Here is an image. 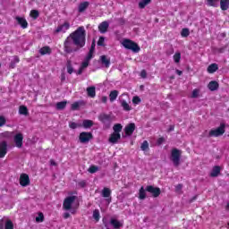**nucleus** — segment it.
<instances>
[{
    "label": "nucleus",
    "mask_w": 229,
    "mask_h": 229,
    "mask_svg": "<svg viewBox=\"0 0 229 229\" xmlns=\"http://www.w3.org/2000/svg\"><path fill=\"white\" fill-rule=\"evenodd\" d=\"M73 43L77 47L81 49V47H85L86 42V33L85 27H79L75 31L69 35Z\"/></svg>",
    "instance_id": "nucleus-1"
},
{
    "label": "nucleus",
    "mask_w": 229,
    "mask_h": 229,
    "mask_svg": "<svg viewBox=\"0 0 229 229\" xmlns=\"http://www.w3.org/2000/svg\"><path fill=\"white\" fill-rule=\"evenodd\" d=\"M64 53L71 55V53H76L80 50V47L76 46L74 41L68 36L64 43Z\"/></svg>",
    "instance_id": "nucleus-2"
},
{
    "label": "nucleus",
    "mask_w": 229,
    "mask_h": 229,
    "mask_svg": "<svg viewBox=\"0 0 229 229\" xmlns=\"http://www.w3.org/2000/svg\"><path fill=\"white\" fill-rule=\"evenodd\" d=\"M76 201V196H70L64 199L63 208L64 210H69L71 214H76V208L72 207Z\"/></svg>",
    "instance_id": "nucleus-3"
},
{
    "label": "nucleus",
    "mask_w": 229,
    "mask_h": 229,
    "mask_svg": "<svg viewBox=\"0 0 229 229\" xmlns=\"http://www.w3.org/2000/svg\"><path fill=\"white\" fill-rule=\"evenodd\" d=\"M180 158H182V150L178 148H173L171 150L170 160L173 162L175 167L180 165Z\"/></svg>",
    "instance_id": "nucleus-4"
},
{
    "label": "nucleus",
    "mask_w": 229,
    "mask_h": 229,
    "mask_svg": "<svg viewBox=\"0 0 229 229\" xmlns=\"http://www.w3.org/2000/svg\"><path fill=\"white\" fill-rule=\"evenodd\" d=\"M122 45L125 49H130L131 51H133V53H139V51H140L139 45L130 39H123Z\"/></svg>",
    "instance_id": "nucleus-5"
},
{
    "label": "nucleus",
    "mask_w": 229,
    "mask_h": 229,
    "mask_svg": "<svg viewBox=\"0 0 229 229\" xmlns=\"http://www.w3.org/2000/svg\"><path fill=\"white\" fill-rule=\"evenodd\" d=\"M225 123H221L220 126L216 129H212L209 131L208 136L209 137H221L225 133Z\"/></svg>",
    "instance_id": "nucleus-6"
},
{
    "label": "nucleus",
    "mask_w": 229,
    "mask_h": 229,
    "mask_svg": "<svg viewBox=\"0 0 229 229\" xmlns=\"http://www.w3.org/2000/svg\"><path fill=\"white\" fill-rule=\"evenodd\" d=\"M92 132H81L79 136V140L81 142V144H87V142H90L92 140Z\"/></svg>",
    "instance_id": "nucleus-7"
},
{
    "label": "nucleus",
    "mask_w": 229,
    "mask_h": 229,
    "mask_svg": "<svg viewBox=\"0 0 229 229\" xmlns=\"http://www.w3.org/2000/svg\"><path fill=\"white\" fill-rule=\"evenodd\" d=\"M147 192H150L152 194L153 198H158L160 196V188L154 187V186H147L146 188Z\"/></svg>",
    "instance_id": "nucleus-8"
},
{
    "label": "nucleus",
    "mask_w": 229,
    "mask_h": 229,
    "mask_svg": "<svg viewBox=\"0 0 229 229\" xmlns=\"http://www.w3.org/2000/svg\"><path fill=\"white\" fill-rule=\"evenodd\" d=\"M0 229H13V222L12 220H0Z\"/></svg>",
    "instance_id": "nucleus-9"
},
{
    "label": "nucleus",
    "mask_w": 229,
    "mask_h": 229,
    "mask_svg": "<svg viewBox=\"0 0 229 229\" xmlns=\"http://www.w3.org/2000/svg\"><path fill=\"white\" fill-rule=\"evenodd\" d=\"M6 153H8V144L6 141H1L0 142V158H4L6 156Z\"/></svg>",
    "instance_id": "nucleus-10"
},
{
    "label": "nucleus",
    "mask_w": 229,
    "mask_h": 229,
    "mask_svg": "<svg viewBox=\"0 0 229 229\" xmlns=\"http://www.w3.org/2000/svg\"><path fill=\"white\" fill-rule=\"evenodd\" d=\"M24 140V136H22V133H18L16 135H14V144L16 146V148H22V140Z\"/></svg>",
    "instance_id": "nucleus-11"
},
{
    "label": "nucleus",
    "mask_w": 229,
    "mask_h": 229,
    "mask_svg": "<svg viewBox=\"0 0 229 229\" xmlns=\"http://www.w3.org/2000/svg\"><path fill=\"white\" fill-rule=\"evenodd\" d=\"M20 185H21V187H28V185H30V176L26 174H22L20 176Z\"/></svg>",
    "instance_id": "nucleus-12"
},
{
    "label": "nucleus",
    "mask_w": 229,
    "mask_h": 229,
    "mask_svg": "<svg viewBox=\"0 0 229 229\" xmlns=\"http://www.w3.org/2000/svg\"><path fill=\"white\" fill-rule=\"evenodd\" d=\"M125 137H130L135 131V123H129L124 128Z\"/></svg>",
    "instance_id": "nucleus-13"
},
{
    "label": "nucleus",
    "mask_w": 229,
    "mask_h": 229,
    "mask_svg": "<svg viewBox=\"0 0 229 229\" xmlns=\"http://www.w3.org/2000/svg\"><path fill=\"white\" fill-rule=\"evenodd\" d=\"M69 28H71V24H69V22L65 21L64 24L59 25L56 28L55 33H65V31H67V30H69Z\"/></svg>",
    "instance_id": "nucleus-14"
},
{
    "label": "nucleus",
    "mask_w": 229,
    "mask_h": 229,
    "mask_svg": "<svg viewBox=\"0 0 229 229\" xmlns=\"http://www.w3.org/2000/svg\"><path fill=\"white\" fill-rule=\"evenodd\" d=\"M15 20L17 21L18 24L21 26L23 30H26V28H28V21H26V18L17 16Z\"/></svg>",
    "instance_id": "nucleus-15"
},
{
    "label": "nucleus",
    "mask_w": 229,
    "mask_h": 229,
    "mask_svg": "<svg viewBox=\"0 0 229 229\" xmlns=\"http://www.w3.org/2000/svg\"><path fill=\"white\" fill-rule=\"evenodd\" d=\"M89 6H90L89 2L85 1V2L81 3L78 6L79 13H83V12H85V10H87V8H89Z\"/></svg>",
    "instance_id": "nucleus-16"
},
{
    "label": "nucleus",
    "mask_w": 229,
    "mask_h": 229,
    "mask_svg": "<svg viewBox=\"0 0 229 229\" xmlns=\"http://www.w3.org/2000/svg\"><path fill=\"white\" fill-rule=\"evenodd\" d=\"M110 26V24L108 23V21H103L98 25V30L100 31V33H106V31H108V27Z\"/></svg>",
    "instance_id": "nucleus-17"
},
{
    "label": "nucleus",
    "mask_w": 229,
    "mask_h": 229,
    "mask_svg": "<svg viewBox=\"0 0 229 229\" xmlns=\"http://www.w3.org/2000/svg\"><path fill=\"white\" fill-rule=\"evenodd\" d=\"M110 224L112 225V226L114 228V229H119V228H123V223L115 219V218H112L111 221H110Z\"/></svg>",
    "instance_id": "nucleus-18"
},
{
    "label": "nucleus",
    "mask_w": 229,
    "mask_h": 229,
    "mask_svg": "<svg viewBox=\"0 0 229 229\" xmlns=\"http://www.w3.org/2000/svg\"><path fill=\"white\" fill-rule=\"evenodd\" d=\"M121 139V133L113 132L109 138L111 144H117V140Z\"/></svg>",
    "instance_id": "nucleus-19"
},
{
    "label": "nucleus",
    "mask_w": 229,
    "mask_h": 229,
    "mask_svg": "<svg viewBox=\"0 0 229 229\" xmlns=\"http://www.w3.org/2000/svg\"><path fill=\"white\" fill-rule=\"evenodd\" d=\"M219 69V65L217 64H211L208 66L207 72L208 74H214Z\"/></svg>",
    "instance_id": "nucleus-20"
},
{
    "label": "nucleus",
    "mask_w": 229,
    "mask_h": 229,
    "mask_svg": "<svg viewBox=\"0 0 229 229\" xmlns=\"http://www.w3.org/2000/svg\"><path fill=\"white\" fill-rule=\"evenodd\" d=\"M221 173V167L220 166H214L211 173L210 176L211 178H217L219 176V174Z\"/></svg>",
    "instance_id": "nucleus-21"
},
{
    "label": "nucleus",
    "mask_w": 229,
    "mask_h": 229,
    "mask_svg": "<svg viewBox=\"0 0 229 229\" xmlns=\"http://www.w3.org/2000/svg\"><path fill=\"white\" fill-rule=\"evenodd\" d=\"M208 89H209L211 92H214L215 90H217V89H219V83H217V81H211L208 85Z\"/></svg>",
    "instance_id": "nucleus-22"
},
{
    "label": "nucleus",
    "mask_w": 229,
    "mask_h": 229,
    "mask_svg": "<svg viewBox=\"0 0 229 229\" xmlns=\"http://www.w3.org/2000/svg\"><path fill=\"white\" fill-rule=\"evenodd\" d=\"M86 90L89 98H96V87L94 86L89 87L87 88Z\"/></svg>",
    "instance_id": "nucleus-23"
},
{
    "label": "nucleus",
    "mask_w": 229,
    "mask_h": 229,
    "mask_svg": "<svg viewBox=\"0 0 229 229\" xmlns=\"http://www.w3.org/2000/svg\"><path fill=\"white\" fill-rule=\"evenodd\" d=\"M90 61L84 59V61L82 62L79 71H78V74H81L83 72L84 69H87L89 67V64Z\"/></svg>",
    "instance_id": "nucleus-24"
},
{
    "label": "nucleus",
    "mask_w": 229,
    "mask_h": 229,
    "mask_svg": "<svg viewBox=\"0 0 229 229\" xmlns=\"http://www.w3.org/2000/svg\"><path fill=\"white\" fill-rule=\"evenodd\" d=\"M220 8L223 12H226L229 8V0H220Z\"/></svg>",
    "instance_id": "nucleus-25"
},
{
    "label": "nucleus",
    "mask_w": 229,
    "mask_h": 229,
    "mask_svg": "<svg viewBox=\"0 0 229 229\" xmlns=\"http://www.w3.org/2000/svg\"><path fill=\"white\" fill-rule=\"evenodd\" d=\"M117 96H119V91L113 90L110 92L109 99H110L111 103H113V101H115L117 99Z\"/></svg>",
    "instance_id": "nucleus-26"
},
{
    "label": "nucleus",
    "mask_w": 229,
    "mask_h": 229,
    "mask_svg": "<svg viewBox=\"0 0 229 229\" xmlns=\"http://www.w3.org/2000/svg\"><path fill=\"white\" fill-rule=\"evenodd\" d=\"M40 55H51V47H43L42 48L39 49Z\"/></svg>",
    "instance_id": "nucleus-27"
},
{
    "label": "nucleus",
    "mask_w": 229,
    "mask_h": 229,
    "mask_svg": "<svg viewBox=\"0 0 229 229\" xmlns=\"http://www.w3.org/2000/svg\"><path fill=\"white\" fill-rule=\"evenodd\" d=\"M100 60L103 65H105V67H110V59H108L106 55H102L100 57Z\"/></svg>",
    "instance_id": "nucleus-28"
},
{
    "label": "nucleus",
    "mask_w": 229,
    "mask_h": 229,
    "mask_svg": "<svg viewBox=\"0 0 229 229\" xmlns=\"http://www.w3.org/2000/svg\"><path fill=\"white\" fill-rule=\"evenodd\" d=\"M207 6H212L213 8H217V3L219 0H205Z\"/></svg>",
    "instance_id": "nucleus-29"
},
{
    "label": "nucleus",
    "mask_w": 229,
    "mask_h": 229,
    "mask_svg": "<svg viewBox=\"0 0 229 229\" xmlns=\"http://www.w3.org/2000/svg\"><path fill=\"white\" fill-rule=\"evenodd\" d=\"M82 126L83 128H92V126H94V122L91 120H84L82 122Z\"/></svg>",
    "instance_id": "nucleus-30"
},
{
    "label": "nucleus",
    "mask_w": 229,
    "mask_h": 229,
    "mask_svg": "<svg viewBox=\"0 0 229 229\" xmlns=\"http://www.w3.org/2000/svg\"><path fill=\"white\" fill-rule=\"evenodd\" d=\"M65 106H67V101L58 102L55 105L56 110H64V108H65Z\"/></svg>",
    "instance_id": "nucleus-31"
},
{
    "label": "nucleus",
    "mask_w": 229,
    "mask_h": 229,
    "mask_svg": "<svg viewBox=\"0 0 229 229\" xmlns=\"http://www.w3.org/2000/svg\"><path fill=\"white\" fill-rule=\"evenodd\" d=\"M113 130L114 131L113 133H121V131H123V125H121V123H116L113 126Z\"/></svg>",
    "instance_id": "nucleus-32"
},
{
    "label": "nucleus",
    "mask_w": 229,
    "mask_h": 229,
    "mask_svg": "<svg viewBox=\"0 0 229 229\" xmlns=\"http://www.w3.org/2000/svg\"><path fill=\"white\" fill-rule=\"evenodd\" d=\"M122 107L123 108V110H125V112H130V110H131V106H130V104L128 102H126L125 100H123L121 102Z\"/></svg>",
    "instance_id": "nucleus-33"
},
{
    "label": "nucleus",
    "mask_w": 229,
    "mask_h": 229,
    "mask_svg": "<svg viewBox=\"0 0 229 229\" xmlns=\"http://www.w3.org/2000/svg\"><path fill=\"white\" fill-rule=\"evenodd\" d=\"M19 114L20 115H28V107L25 106H20Z\"/></svg>",
    "instance_id": "nucleus-34"
},
{
    "label": "nucleus",
    "mask_w": 229,
    "mask_h": 229,
    "mask_svg": "<svg viewBox=\"0 0 229 229\" xmlns=\"http://www.w3.org/2000/svg\"><path fill=\"white\" fill-rule=\"evenodd\" d=\"M110 194H112V191H110L108 188L103 189V191H102L103 198H110Z\"/></svg>",
    "instance_id": "nucleus-35"
},
{
    "label": "nucleus",
    "mask_w": 229,
    "mask_h": 229,
    "mask_svg": "<svg viewBox=\"0 0 229 229\" xmlns=\"http://www.w3.org/2000/svg\"><path fill=\"white\" fill-rule=\"evenodd\" d=\"M141 151H148L149 149V143L148 140H144L140 146Z\"/></svg>",
    "instance_id": "nucleus-36"
},
{
    "label": "nucleus",
    "mask_w": 229,
    "mask_h": 229,
    "mask_svg": "<svg viewBox=\"0 0 229 229\" xmlns=\"http://www.w3.org/2000/svg\"><path fill=\"white\" fill-rule=\"evenodd\" d=\"M98 119L101 123H106V121L110 120V116H108V114H102L98 116Z\"/></svg>",
    "instance_id": "nucleus-37"
},
{
    "label": "nucleus",
    "mask_w": 229,
    "mask_h": 229,
    "mask_svg": "<svg viewBox=\"0 0 229 229\" xmlns=\"http://www.w3.org/2000/svg\"><path fill=\"white\" fill-rule=\"evenodd\" d=\"M139 198H140V199H146V190H144V187H141V188L140 189Z\"/></svg>",
    "instance_id": "nucleus-38"
},
{
    "label": "nucleus",
    "mask_w": 229,
    "mask_h": 229,
    "mask_svg": "<svg viewBox=\"0 0 229 229\" xmlns=\"http://www.w3.org/2000/svg\"><path fill=\"white\" fill-rule=\"evenodd\" d=\"M151 3V0H142L141 2L139 3V7L140 8H146L148 4Z\"/></svg>",
    "instance_id": "nucleus-39"
},
{
    "label": "nucleus",
    "mask_w": 229,
    "mask_h": 229,
    "mask_svg": "<svg viewBox=\"0 0 229 229\" xmlns=\"http://www.w3.org/2000/svg\"><path fill=\"white\" fill-rule=\"evenodd\" d=\"M174 60L175 64H180V60H182V54H180V52H176L174 55Z\"/></svg>",
    "instance_id": "nucleus-40"
},
{
    "label": "nucleus",
    "mask_w": 229,
    "mask_h": 229,
    "mask_svg": "<svg viewBox=\"0 0 229 229\" xmlns=\"http://www.w3.org/2000/svg\"><path fill=\"white\" fill-rule=\"evenodd\" d=\"M30 15L32 19H38V16L40 15V13H38V10H31Z\"/></svg>",
    "instance_id": "nucleus-41"
},
{
    "label": "nucleus",
    "mask_w": 229,
    "mask_h": 229,
    "mask_svg": "<svg viewBox=\"0 0 229 229\" xmlns=\"http://www.w3.org/2000/svg\"><path fill=\"white\" fill-rule=\"evenodd\" d=\"M70 128H72V130H76V128H81V123H77L74 122H71L69 123Z\"/></svg>",
    "instance_id": "nucleus-42"
},
{
    "label": "nucleus",
    "mask_w": 229,
    "mask_h": 229,
    "mask_svg": "<svg viewBox=\"0 0 229 229\" xmlns=\"http://www.w3.org/2000/svg\"><path fill=\"white\" fill-rule=\"evenodd\" d=\"M89 173H90L91 174H94V173H98V171H99V167L98 166H96V165H91L89 168Z\"/></svg>",
    "instance_id": "nucleus-43"
},
{
    "label": "nucleus",
    "mask_w": 229,
    "mask_h": 229,
    "mask_svg": "<svg viewBox=\"0 0 229 229\" xmlns=\"http://www.w3.org/2000/svg\"><path fill=\"white\" fill-rule=\"evenodd\" d=\"M189 35H191V31L189 30V29H182V32H181V36L182 37H189Z\"/></svg>",
    "instance_id": "nucleus-44"
},
{
    "label": "nucleus",
    "mask_w": 229,
    "mask_h": 229,
    "mask_svg": "<svg viewBox=\"0 0 229 229\" xmlns=\"http://www.w3.org/2000/svg\"><path fill=\"white\" fill-rule=\"evenodd\" d=\"M99 209H95L93 211V218L95 219V221H99Z\"/></svg>",
    "instance_id": "nucleus-45"
},
{
    "label": "nucleus",
    "mask_w": 229,
    "mask_h": 229,
    "mask_svg": "<svg viewBox=\"0 0 229 229\" xmlns=\"http://www.w3.org/2000/svg\"><path fill=\"white\" fill-rule=\"evenodd\" d=\"M81 105V102H74L73 104H72V110H78Z\"/></svg>",
    "instance_id": "nucleus-46"
},
{
    "label": "nucleus",
    "mask_w": 229,
    "mask_h": 229,
    "mask_svg": "<svg viewBox=\"0 0 229 229\" xmlns=\"http://www.w3.org/2000/svg\"><path fill=\"white\" fill-rule=\"evenodd\" d=\"M44 221V214L39 213L38 216L36 217L37 223H42Z\"/></svg>",
    "instance_id": "nucleus-47"
},
{
    "label": "nucleus",
    "mask_w": 229,
    "mask_h": 229,
    "mask_svg": "<svg viewBox=\"0 0 229 229\" xmlns=\"http://www.w3.org/2000/svg\"><path fill=\"white\" fill-rule=\"evenodd\" d=\"M199 96V89H193L192 94H191V98H196Z\"/></svg>",
    "instance_id": "nucleus-48"
},
{
    "label": "nucleus",
    "mask_w": 229,
    "mask_h": 229,
    "mask_svg": "<svg viewBox=\"0 0 229 229\" xmlns=\"http://www.w3.org/2000/svg\"><path fill=\"white\" fill-rule=\"evenodd\" d=\"M73 72H74V69L72 68V65H71V62H68V64H67V72H68V74H71Z\"/></svg>",
    "instance_id": "nucleus-49"
},
{
    "label": "nucleus",
    "mask_w": 229,
    "mask_h": 229,
    "mask_svg": "<svg viewBox=\"0 0 229 229\" xmlns=\"http://www.w3.org/2000/svg\"><path fill=\"white\" fill-rule=\"evenodd\" d=\"M98 46L105 47V38L104 37L99 38V39L98 41Z\"/></svg>",
    "instance_id": "nucleus-50"
},
{
    "label": "nucleus",
    "mask_w": 229,
    "mask_h": 229,
    "mask_svg": "<svg viewBox=\"0 0 229 229\" xmlns=\"http://www.w3.org/2000/svg\"><path fill=\"white\" fill-rule=\"evenodd\" d=\"M132 103L134 104V105H139V103H140V98H139V97H133V98H132Z\"/></svg>",
    "instance_id": "nucleus-51"
},
{
    "label": "nucleus",
    "mask_w": 229,
    "mask_h": 229,
    "mask_svg": "<svg viewBox=\"0 0 229 229\" xmlns=\"http://www.w3.org/2000/svg\"><path fill=\"white\" fill-rule=\"evenodd\" d=\"M92 56H94V52H89L88 55L86 56L85 60H88L89 62H90V60H92Z\"/></svg>",
    "instance_id": "nucleus-52"
},
{
    "label": "nucleus",
    "mask_w": 229,
    "mask_h": 229,
    "mask_svg": "<svg viewBox=\"0 0 229 229\" xmlns=\"http://www.w3.org/2000/svg\"><path fill=\"white\" fill-rule=\"evenodd\" d=\"M5 123H6V119L4 118V116H0V128L1 126H4Z\"/></svg>",
    "instance_id": "nucleus-53"
},
{
    "label": "nucleus",
    "mask_w": 229,
    "mask_h": 229,
    "mask_svg": "<svg viewBox=\"0 0 229 229\" xmlns=\"http://www.w3.org/2000/svg\"><path fill=\"white\" fill-rule=\"evenodd\" d=\"M20 59L19 56L15 55L13 56V62L11 64V65H15V64H19Z\"/></svg>",
    "instance_id": "nucleus-54"
},
{
    "label": "nucleus",
    "mask_w": 229,
    "mask_h": 229,
    "mask_svg": "<svg viewBox=\"0 0 229 229\" xmlns=\"http://www.w3.org/2000/svg\"><path fill=\"white\" fill-rule=\"evenodd\" d=\"M140 76H141V78H146V76H148V73L146 72V70L141 71Z\"/></svg>",
    "instance_id": "nucleus-55"
},
{
    "label": "nucleus",
    "mask_w": 229,
    "mask_h": 229,
    "mask_svg": "<svg viewBox=\"0 0 229 229\" xmlns=\"http://www.w3.org/2000/svg\"><path fill=\"white\" fill-rule=\"evenodd\" d=\"M95 49H96V44L92 43L89 52L94 53Z\"/></svg>",
    "instance_id": "nucleus-56"
},
{
    "label": "nucleus",
    "mask_w": 229,
    "mask_h": 229,
    "mask_svg": "<svg viewBox=\"0 0 229 229\" xmlns=\"http://www.w3.org/2000/svg\"><path fill=\"white\" fill-rule=\"evenodd\" d=\"M79 185H80V187H85V185H87V182L85 181H81L79 182Z\"/></svg>",
    "instance_id": "nucleus-57"
},
{
    "label": "nucleus",
    "mask_w": 229,
    "mask_h": 229,
    "mask_svg": "<svg viewBox=\"0 0 229 229\" xmlns=\"http://www.w3.org/2000/svg\"><path fill=\"white\" fill-rule=\"evenodd\" d=\"M69 217H71V214H69V212H66L64 214V219H69Z\"/></svg>",
    "instance_id": "nucleus-58"
},
{
    "label": "nucleus",
    "mask_w": 229,
    "mask_h": 229,
    "mask_svg": "<svg viewBox=\"0 0 229 229\" xmlns=\"http://www.w3.org/2000/svg\"><path fill=\"white\" fill-rule=\"evenodd\" d=\"M164 142V138H159L158 140H157V144H158V146H160V144H162Z\"/></svg>",
    "instance_id": "nucleus-59"
},
{
    "label": "nucleus",
    "mask_w": 229,
    "mask_h": 229,
    "mask_svg": "<svg viewBox=\"0 0 229 229\" xmlns=\"http://www.w3.org/2000/svg\"><path fill=\"white\" fill-rule=\"evenodd\" d=\"M101 101H102V103H106V101H108V98L102 97Z\"/></svg>",
    "instance_id": "nucleus-60"
},
{
    "label": "nucleus",
    "mask_w": 229,
    "mask_h": 229,
    "mask_svg": "<svg viewBox=\"0 0 229 229\" xmlns=\"http://www.w3.org/2000/svg\"><path fill=\"white\" fill-rule=\"evenodd\" d=\"M183 186L182 185V184H178L176 187H175V189H176V191H182V188Z\"/></svg>",
    "instance_id": "nucleus-61"
},
{
    "label": "nucleus",
    "mask_w": 229,
    "mask_h": 229,
    "mask_svg": "<svg viewBox=\"0 0 229 229\" xmlns=\"http://www.w3.org/2000/svg\"><path fill=\"white\" fill-rule=\"evenodd\" d=\"M174 131V125H171L168 131Z\"/></svg>",
    "instance_id": "nucleus-62"
},
{
    "label": "nucleus",
    "mask_w": 229,
    "mask_h": 229,
    "mask_svg": "<svg viewBox=\"0 0 229 229\" xmlns=\"http://www.w3.org/2000/svg\"><path fill=\"white\" fill-rule=\"evenodd\" d=\"M50 165H56V163L55 162V160H50Z\"/></svg>",
    "instance_id": "nucleus-63"
},
{
    "label": "nucleus",
    "mask_w": 229,
    "mask_h": 229,
    "mask_svg": "<svg viewBox=\"0 0 229 229\" xmlns=\"http://www.w3.org/2000/svg\"><path fill=\"white\" fill-rule=\"evenodd\" d=\"M225 209L229 210V201L227 202L226 206H225Z\"/></svg>",
    "instance_id": "nucleus-64"
}]
</instances>
